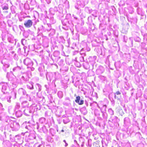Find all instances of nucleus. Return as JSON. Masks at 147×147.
Here are the masks:
<instances>
[{
	"label": "nucleus",
	"instance_id": "1",
	"mask_svg": "<svg viewBox=\"0 0 147 147\" xmlns=\"http://www.w3.org/2000/svg\"><path fill=\"white\" fill-rule=\"evenodd\" d=\"M18 78L22 82L27 81L29 80L28 75L26 73L21 74L18 76Z\"/></svg>",
	"mask_w": 147,
	"mask_h": 147
},
{
	"label": "nucleus",
	"instance_id": "2",
	"mask_svg": "<svg viewBox=\"0 0 147 147\" xmlns=\"http://www.w3.org/2000/svg\"><path fill=\"white\" fill-rule=\"evenodd\" d=\"M10 125L13 131H16L18 130L20 128L19 123L15 121H10Z\"/></svg>",
	"mask_w": 147,
	"mask_h": 147
},
{
	"label": "nucleus",
	"instance_id": "3",
	"mask_svg": "<svg viewBox=\"0 0 147 147\" xmlns=\"http://www.w3.org/2000/svg\"><path fill=\"white\" fill-rule=\"evenodd\" d=\"M0 85L2 87L1 91L3 93V94H8V92L7 91V90L8 87V83L6 82H1L0 83Z\"/></svg>",
	"mask_w": 147,
	"mask_h": 147
},
{
	"label": "nucleus",
	"instance_id": "4",
	"mask_svg": "<svg viewBox=\"0 0 147 147\" xmlns=\"http://www.w3.org/2000/svg\"><path fill=\"white\" fill-rule=\"evenodd\" d=\"M23 62L25 65L30 67L32 66L33 64L32 60L30 58L28 57L24 59Z\"/></svg>",
	"mask_w": 147,
	"mask_h": 147
},
{
	"label": "nucleus",
	"instance_id": "5",
	"mask_svg": "<svg viewBox=\"0 0 147 147\" xmlns=\"http://www.w3.org/2000/svg\"><path fill=\"white\" fill-rule=\"evenodd\" d=\"M30 109L33 110V113L34 111H36L38 110H40V107L38 104H33L30 106Z\"/></svg>",
	"mask_w": 147,
	"mask_h": 147
},
{
	"label": "nucleus",
	"instance_id": "6",
	"mask_svg": "<svg viewBox=\"0 0 147 147\" xmlns=\"http://www.w3.org/2000/svg\"><path fill=\"white\" fill-rule=\"evenodd\" d=\"M33 22L31 20H28L24 22V25L27 28L30 27L32 25Z\"/></svg>",
	"mask_w": 147,
	"mask_h": 147
},
{
	"label": "nucleus",
	"instance_id": "7",
	"mask_svg": "<svg viewBox=\"0 0 147 147\" xmlns=\"http://www.w3.org/2000/svg\"><path fill=\"white\" fill-rule=\"evenodd\" d=\"M24 114L26 116H29L30 114L33 113V110H32L30 108H29L28 107L24 111Z\"/></svg>",
	"mask_w": 147,
	"mask_h": 147
},
{
	"label": "nucleus",
	"instance_id": "8",
	"mask_svg": "<svg viewBox=\"0 0 147 147\" xmlns=\"http://www.w3.org/2000/svg\"><path fill=\"white\" fill-rule=\"evenodd\" d=\"M2 63L3 64V69L6 72L7 71V69L9 67L10 64L7 62Z\"/></svg>",
	"mask_w": 147,
	"mask_h": 147
},
{
	"label": "nucleus",
	"instance_id": "9",
	"mask_svg": "<svg viewBox=\"0 0 147 147\" xmlns=\"http://www.w3.org/2000/svg\"><path fill=\"white\" fill-rule=\"evenodd\" d=\"M16 91L13 90L11 92L10 95L9 96L10 98H12L14 99L16 98Z\"/></svg>",
	"mask_w": 147,
	"mask_h": 147
},
{
	"label": "nucleus",
	"instance_id": "10",
	"mask_svg": "<svg viewBox=\"0 0 147 147\" xmlns=\"http://www.w3.org/2000/svg\"><path fill=\"white\" fill-rule=\"evenodd\" d=\"M18 92L19 94L21 95H25L26 94V90L22 88H19L18 90Z\"/></svg>",
	"mask_w": 147,
	"mask_h": 147
},
{
	"label": "nucleus",
	"instance_id": "11",
	"mask_svg": "<svg viewBox=\"0 0 147 147\" xmlns=\"http://www.w3.org/2000/svg\"><path fill=\"white\" fill-rule=\"evenodd\" d=\"M80 97L79 96H78L76 97V99L75 101L76 103H78L79 105H82L84 104V101L83 100H81L80 102Z\"/></svg>",
	"mask_w": 147,
	"mask_h": 147
},
{
	"label": "nucleus",
	"instance_id": "12",
	"mask_svg": "<svg viewBox=\"0 0 147 147\" xmlns=\"http://www.w3.org/2000/svg\"><path fill=\"white\" fill-rule=\"evenodd\" d=\"M8 111L10 114L13 115L15 111L14 110V109H13V107L11 106H10L8 107Z\"/></svg>",
	"mask_w": 147,
	"mask_h": 147
},
{
	"label": "nucleus",
	"instance_id": "13",
	"mask_svg": "<svg viewBox=\"0 0 147 147\" xmlns=\"http://www.w3.org/2000/svg\"><path fill=\"white\" fill-rule=\"evenodd\" d=\"M15 115L17 117H21L22 115V112L21 111L19 110L15 111Z\"/></svg>",
	"mask_w": 147,
	"mask_h": 147
},
{
	"label": "nucleus",
	"instance_id": "14",
	"mask_svg": "<svg viewBox=\"0 0 147 147\" xmlns=\"http://www.w3.org/2000/svg\"><path fill=\"white\" fill-rule=\"evenodd\" d=\"M22 69V68L21 67L17 66L16 67H14L13 69V71L16 73L20 71Z\"/></svg>",
	"mask_w": 147,
	"mask_h": 147
},
{
	"label": "nucleus",
	"instance_id": "15",
	"mask_svg": "<svg viewBox=\"0 0 147 147\" xmlns=\"http://www.w3.org/2000/svg\"><path fill=\"white\" fill-rule=\"evenodd\" d=\"M38 70L40 71L44 72L45 73V66L42 64H41L40 66L38 68Z\"/></svg>",
	"mask_w": 147,
	"mask_h": 147
},
{
	"label": "nucleus",
	"instance_id": "16",
	"mask_svg": "<svg viewBox=\"0 0 147 147\" xmlns=\"http://www.w3.org/2000/svg\"><path fill=\"white\" fill-rule=\"evenodd\" d=\"M1 8L3 10H7L9 9L8 5L7 4H3L1 5Z\"/></svg>",
	"mask_w": 147,
	"mask_h": 147
},
{
	"label": "nucleus",
	"instance_id": "17",
	"mask_svg": "<svg viewBox=\"0 0 147 147\" xmlns=\"http://www.w3.org/2000/svg\"><path fill=\"white\" fill-rule=\"evenodd\" d=\"M20 103L18 102H16L14 107V110L16 111L18 110L20 108Z\"/></svg>",
	"mask_w": 147,
	"mask_h": 147
},
{
	"label": "nucleus",
	"instance_id": "18",
	"mask_svg": "<svg viewBox=\"0 0 147 147\" xmlns=\"http://www.w3.org/2000/svg\"><path fill=\"white\" fill-rule=\"evenodd\" d=\"M22 106L23 107H28L29 106V104L27 101H23L22 103Z\"/></svg>",
	"mask_w": 147,
	"mask_h": 147
},
{
	"label": "nucleus",
	"instance_id": "19",
	"mask_svg": "<svg viewBox=\"0 0 147 147\" xmlns=\"http://www.w3.org/2000/svg\"><path fill=\"white\" fill-rule=\"evenodd\" d=\"M29 138L30 140H33L34 139H36V135L34 134H31L30 135Z\"/></svg>",
	"mask_w": 147,
	"mask_h": 147
},
{
	"label": "nucleus",
	"instance_id": "20",
	"mask_svg": "<svg viewBox=\"0 0 147 147\" xmlns=\"http://www.w3.org/2000/svg\"><path fill=\"white\" fill-rule=\"evenodd\" d=\"M3 144L7 147H9L10 146V143L8 141L6 140L3 142Z\"/></svg>",
	"mask_w": 147,
	"mask_h": 147
},
{
	"label": "nucleus",
	"instance_id": "21",
	"mask_svg": "<svg viewBox=\"0 0 147 147\" xmlns=\"http://www.w3.org/2000/svg\"><path fill=\"white\" fill-rule=\"evenodd\" d=\"M38 33H39V32L41 31V32H40L39 34H40V33H42L43 32V31H44V28L42 26H40L38 28Z\"/></svg>",
	"mask_w": 147,
	"mask_h": 147
},
{
	"label": "nucleus",
	"instance_id": "22",
	"mask_svg": "<svg viewBox=\"0 0 147 147\" xmlns=\"http://www.w3.org/2000/svg\"><path fill=\"white\" fill-rule=\"evenodd\" d=\"M39 122L41 124H43L45 123V119L44 117H41L39 119Z\"/></svg>",
	"mask_w": 147,
	"mask_h": 147
},
{
	"label": "nucleus",
	"instance_id": "23",
	"mask_svg": "<svg viewBox=\"0 0 147 147\" xmlns=\"http://www.w3.org/2000/svg\"><path fill=\"white\" fill-rule=\"evenodd\" d=\"M27 86V88L30 89H32L33 88V85L32 84L29 83Z\"/></svg>",
	"mask_w": 147,
	"mask_h": 147
},
{
	"label": "nucleus",
	"instance_id": "24",
	"mask_svg": "<svg viewBox=\"0 0 147 147\" xmlns=\"http://www.w3.org/2000/svg\"><path fill=\"white\" fill-rule=\"evenodd\" d=\"M36 88L38 89L39 92L41 90V86L39 84H36Z\"/></svg>",
	"mask_w": 147,
	"mask_h": 147
},
{
	"label": "nucleus",
	"instance_id": "25",
	"mask_svg": "<svg viewBox=\"0 0 147 147\" xmlns=\"http://www.w3.org/2000/svg\"><path fill=\"white\" fill-rule=\"evenodd\" d=\"M26 40L24 39H22L21 40V43L23 45H26Z\"/></svg>",
	"mask_w": 147,
	"mask_h": 147
},
{
	"label": "nucleus",
	"instance_id": "26",
	"mask_svg": "<svg viewBox=\"0 0 147 147\" xmlns=\"http://www.w3.org/2000/svg\"><path fill=\"white\" fill-rule=\"evenodd\" d=\"M4 110V109L3 108V106L1 103L0 102V111L2 113V111Z\"/></svg>",
	"mask_w": 147,
	"mask_h": 147
},
{
	"label": "nucleus",
	"instance_id": "27",
	"mask_svg": "<svg viewBox=\"0 0 147 147\" xmlns=\"http://www.w3.org/2000/svg\"><path fill=\"white\" fill-rule=\"evenodd\" d=\"M7 23L9 26L10 27L11 26V25L12 24V22L11 20H9L7 21Z\"/></svg>",
	"mask_w": 147,
	"mask_h": 147
},
{
	"label": "nucleus",
	"instance_id": "28",
	"mask_svg": "<svg viewBox=\"0 0 147 147\" xmlns=\"http://www.w3.org/2000/svg\"><path fill=\"white\" fill-rule=\"evenodd\" d=\"M26 99L30 101H31V98L29 95L27 94H26Z\"/></svg>",
	"mask_w": 147,
	"mask_h": 147
},
{
	"label": "nucleus",
	"instance_id": "29",
	"mask_svg": "<svg viewBox=\"0 0 147 147\" xmlns=\"http://www.w3.org/2000/svg\"><path fill=\"white\" fill-rule=\"evenodd\" d=\"M42 129L44 133L46 132V127L45 125H44L42 127Z\"/></svg>",
	"mask_w": 147,
	"mask_h": 147
},
{
	"label": "nucleus",
	"instance_id": "30",
	"mask_svg": "<svg viewBox=\"0 0 147 147\" xmlns=\"http://www.w3.org/2000/svg\"><path fill=\"white\" fill-rule=\"evenodd\" d=\"M19 28H20V29L22 31H23L24 30V27L21 26V25H19Z\"/></svg>",
	"mask_w": 147,
	"mask_h": 147
},
{
	"label": "nucleus",
	"instance_id": "31",
	"mask_svg": "<svg viewBox=\"0 0 147 147\" xmlns=\"http://www.w3.org/2000/svg\"><path fill=\"white\" fill-rule=\"evenodd\" d=\"M40 76L42 77H44V73H45V72H42V71H40Z\"/></svg>",
	"mask_w": 147,
	"mask_h": 147
},
{
	"label": "nucleus",
	"instance_id": "32",
	"mask_svg": "<svg viewBox=\"0 0 147 147\" xmlns=\"http://www.w3.org/2000/svg\"><path fill=\"white\" fill-rule=\"evenodd\" d=\"M27 33V32H24V34H23V35L26 38H27L28 37V35H27L26 34Z\"/></svg>",
	"mask_w": 147,
	"mask_h": 147
},
{
	"label": "nucleus",
	"instance_id": "33",
	"mask_svg": "<svg viewBox=\"0 0 147 147\" xmlns=\"http://www.w3.org/2000/svg\"><path fill=\"white\" fill-rule=\"evenodd\" d=\"M11 13H10L8 15H7V16H6V18H10L11 17Z\"/></svg>",
	"mask_w": 147,
	"mask_h": 147
},
{
	"label": "nucleus",
	"instance_id": "34",
	"mask_svg": "<svg viewBox=\"0 0 147 147\" xmlns=\"http://www.w3.org/2000/svg\"><path fill=\"white\" fill-rule=\"evenodd\" d=\"M10 98L9 96V98H7V101L9 103H10L11 102V100H10Z\"/></svg>",
	"mask_w": 147,
	"mask_h": 147
},
{
	"label": "nucleus",
	"instance_id": "35",
	"mask_svg": "<svg viewBox=\"0 0 147 147\" xmlns=\"http://www.w3.org/2000/svg\"><path fill=\"white\" fill-rule=\"evenodd\" d=\"M116 94L117 95H119L121 94V93L119 91H117L116 92Z\"/></svg>",
	"mask_w": 147,
	"mask_h": 147
},
{
	"label": "nucleus",
	"instance_id": "36",
	"mask_svg": "<svg viewBox=\"0 0 147 147\" xmlns=\"http://www.w3.org/2000/svg\"><path fill=\"white\" fill-rule=\"evenodd\" d=\"M11 53L12 54H14V56H15L16 55V54H15V53H14V51H12L11 52Z\"/></svg>",
	"mask_w": 147,
	"mask_h": 147
},
{
	"label": "nucleus",
	"instance_id": "37",
	"mask_svg": "<svg viewBox=\"0 0 147 147\" xmlns=\"http://www.w3.org/2000/svg\"><path fill=\"white\" fill-rule=\"evenodd\" d=\"M37 129H39V126L38 124L37 123Z\"/></svg>",
	"mask_w": 147,
	"mask_h": 147
},
{
	"label": "nucleus",
	"instance_id": "38",
	"mask_svg": "<svg viewBox=\"0 0 147 147\" xmlns=\"http://www.w3.org/2000/svg\"><path fill=\"white\" fill-rule=\"evenodd\" d=\"M3 0H0V3H3Z\"/></svg>",
	"mask_w": 147,
	"mask_h": 147
},
{
	"label": "nucleus",
	"instance_id": "39",
	"mask_svg": "<svg viewBox=\"0 0 147 147\" xmlns=\"http://www.w3.org/2000/svg\"><path fill=\"white\" fill-rule=\"evenodd\" d=\"M8 40L9 41V42H12L11 41V40H10L9 39V38H8Z\"/></svg>",
	"mask_w": 147,
	"mask_h": 147
},
{
	"label": "nucleus",
	"instance_id": "40",
	"mask_svg": "<svg viewBox=\"0 0 147 147\" xmlns=\"http://www.w3.org/2000/svg\"><path fill=\"white\" fill-rule=\"evenodd\" d=\"M34 68H32L31 69V70H32V71L34 70Z\"/></svg>",
	"mask_w": 147,
	"mask_h": 147
},
{
	"label": "nucleus",
	"instance_id": "41",
	"mask_svg": "<svg viewBox=\"0 0 147 147\" xmlns=\"http://www.w3.org/2000/svg\"><path fill=\"white\" fill-rule=\"evenodd\" d=\"M15 137H20V136H18V135H16V136H15Z\"/></svg>",
	"mask_w": 147,
	"mask_h": 147
},
{
	"label": "nucleus",
	"instance_id": "42",
	"mask_svg": "<svg viewBox=\"0 0 147 147\" xmlns=\"http://www.w3.org/2000/svg\"><path fill=\"white\" fill-rule=\"evenodd\" d=\"M61 131L62 132H63L64 131V130H63V129H62V130H61Z\"/></svg>",
	"mask_w": 147,
	"mask_h": 147
},
{
	"label": "nucleus",
	"instance_id": "43",
	"mask_svg": "<svg viewBox=\"0 0 147 147\" xmlns=\"http://www.w3.org/2000/svg\"><path fill=\"white\" fill-rule=\"evenodd\" d=\"M115 98H117V97L116 96V95L115 96Z\"/></svg>",
	"mask_w": 147,
	"mask_h": 147
},
{
	"label": "nucleus",
	"instance_id": "44",
	"mask_svg": "<svg viewBox=\"0 0 147 147\" xmlns=\"http://www.w3.org/2000/svg\"><path fill=\"white\" fill-rule=\"evenodd\" d=\"M43 106H44V105H45V102H44V103H43Z\"/></svg>",
	"mask_w": 147,
	"mask_h": 147
},
{
	"label": "nucleus",
	"instance_id": "45",
	"mask_svg": "<svg viewBox=\"0 0 147 147\" xmlns=\"http://www.w3.org/2000/svg\"><path fill=\"white\" fill-rule=\"evenodd\" d=\"M25 128H26V129H28V126H26L25 127Z\"/></svg>",
	"mask_w": 147,
	"mask_h": 147
},
{
	"label": "nucleus",
	"instance_id": "46",
	"mask_svg": "<svg viewBox=\"0 0 147 147\" xmlns=\"http://www.w3.org/2000/svg\"><path fill=\"white\" fill-rule=\"evenodd\" d=\"M18 50L20 51L21 50V48H19Z\"/></svg>",
	"mask_w": 147,
	"mask_h": 147
},
{
	"label": "nucleus",
	"instance_id": "47",
	"mask_svg": "<svg viewBox=\"0 0 147 147\" xmlns=\"http://www.w3.org/2000/svg\"><path fill=\"white\" fill-rule=\"evenodd\" d=\"M63 141L64 142H65V140H63Z\"/></svg>",
	"mask_w": 147,
	"mask_h": 147
},
{
	"label": "nucleus",
	"instance_id": "48",
	"mask_svg": "<svg viewBox=\"0 0 147 147\" xmlns=\"http://www.w3.org/2000/svg\"><path fill=\"white\" fill-rule=\"evenodd\" d=\"M2 113L1 112H0V114L1 113Z\"/></svg>",
	"mask_w": 147,
	"mask_h": 147
},
{
	"label": "nucleus",
	"instance_id": "49",
	"mask_svg": "<svg viewBox=\"0 0 147 147\" xmlns=\"http://www.w3.org/2000/svg\"><path fill=\"white\" fill-rule=\"evenodd\" d=\"M44 108H45V107H43Z\"/></svg>",
	"mask_w": 147,
	"mask_h": 147
},
{
	"label": "nucleus",
	"instance_id": "50",
	"mask_svg": "<svg viewBox=\"0 0 147 147\" xmlns=\"http://www.w3.org/2000/svg\"><path fill=\"white\" fill-rule=\"evenodd\" d=\"M46 114V112H45V114Z\"/></svg>",
	"mask_w": 147,
	"mask_h": 147
},
{
	"label": "nucleus",
	"instance_id": "51",
	"mask_svg": "<svg viewBox=\"0 0 147 147\" xmlns=\"http://www.w3.org/2000/svg\"><path fill=\"white\" fill-rule=\"evenodd\" d=\"M45 86L46 87V85H45Z\"/></svg>",
	"mask_w": 147,
	"mask_h": 147
}]
</instances>
